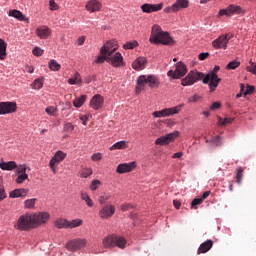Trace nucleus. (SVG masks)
<instances>
[{"instance_id": "32", "label": "nucleus", "mask_w": 256, "mask_h": 256, "mask_svg": "<svg viewBox=\"0 0 256 256\" xmlns=\"http://www.w3.org/2000/svg\"><path fill=\"white\" fill-rule=\"evenodd\" d=\"M116 173H119L120 175H123V173H129V164H119L117 166Z\"/></svg>"}, {"instance_id": "20", "label": "nucleus", "mask_w": 256, "mask_h": 256, "mask_svg": "<svg viewBox=\"0 0 256 256\" xmlns=\"http://www.w3.org/2000/svg\"><path fill=\"white\" fill-rule=\"evenodd\" d=\"M143 13H155L163 9V3L160 4H143L141 6Z\"/></svg>"}, {"instance_id": "15", "label": "nucleus", "mask_w": 256, "mask_h": 256, "mask_svg": "<svg viewBox=\"0 0 256 256\" xmlns=\"http://www.w3.org/2000/svg\"><path fill=\"white\" fill-rule=\"evenodd\" d=\"M229 44V36L227 34L219 36L212 42V47L214 49H227V45Z\"/></svg>"}, {"instance_id": "59", "label": "nucleus", "mask_w": 256, "mask_h": 256, "mask_svg": "<svg viewBox=\"0 0 256 256\" xmlns=\"http://www.w3.org/2000/svg\"><path fill=\"white\" fill-rule=\"evenodd\" d=\"M135 47H139V42L133 41L129 43V49H135Z\"/></svg>"}, {"instance_id": "43", "label": "nucleus", "mask_w": 256, "mask_h": 256, "mask_svg": "<svg viewBox=\"0 0 256 256\" xmlns=\"http://www.w3.org/2000/svg\"><path fill=\"white\" fill-rule=\"evenodd\" d=\"M201 99H203V96H202V95L194 94L193 96H191V97L188 99V102H189V103H197V102L201 101Z\"/></svg>"}, {"instance_id": "51", "label": "nucleus", "mask_w": 256, "mask_h": 256, "mask_svg": "<svg viewBox=\"0 0 256 256\" xmlns=\"http://www.w3.org/2000/svg\"><path fill=\"white\" fill-rule=\"evenodd\" d=\"M253 91H255V86L247 85L246 86V91H244V95H251L253 94Z\"/></svg>"}, {"instance_id": "45", "label": "nucleus", "mask_w": 256, "mask_h": 256, "mask_svg": "<svg viewBox=\"0 0 256 256\" xmlns=\"http://www.w3.org/2000/svg\"><path fill=\"white\" fill-rule=\"evenodd\" d=\"M201 203H203V199H201V198H195V199L192 200V202H191V209H197V205H201Z\"/></svg>"}, {"instance_id": "46", "label": "nucleus", "mask_w": 256, "mask_h": 256, "mask_svg": "<svg viewBox=\"0 0 256 256\" xmlns=\"http://www.w3.org/2000/svg\"><path fill=\"white\" fill-rule=\"evenodd\" d=\"M74 129L75 126L69 122L64 125V131H66V133H73Z\"/></svg>"}, {"instance_id": "30", "label": "nucleus", "mask_w": 256, "mask_h": 256, "mask_svg": "<svg viewBox=\"0 0 256 256\" xmlns=\"http://www.w3.org/2000/svg\"><path fill=\"white\" fill-rule=\"evenodd\" d=\"M86 101H87V95H82L73 101V105L74 107L79 109V107H83Z\"/></svg>"}, {"instance_id": "49", "label": "nucleus", "mask_w": 256, "mask_h": 256, "mask_svg": "<svg viewBox=\"0 0 256 256\" xmlns=\"http://www.w3.org/2000/svg\"><path fill=\"white\" fill-rule=\"evenodd\" d=\"M107 61V54H101L95 60V63H105Z\"/></svg>"}, {"instance_id": "1", "label": "nucleus", "mask_w": 256, "mask_h": 256, "mask_svg": "<svg viewBox=\"0 0 256 256\" xmlns=\"http://www.w3.org/2000/svg\"><path fill=\"white\" fill-rule=\"evenodd\" d=\"M219 69H221V67L215 66L213 71H210L206 76L203 72H198L197 70L190 71L188 75L182 79L181 85L187 87L189 85H195L197 81H202L204 85L209 84V89L211 93H213L216 87H219V83L221 82V78L217 76Z\"/></svg>"}, {"instance_id": "36", "label": "nucleus", "mask_w": 256, "mask_h": 256, "mask_svg": "<svg viewBox=\"0 0 256 256\" xmlns=\"http://www.w3.org/2000/svg\"><path fill=\"white\" fill-rule=\"evenodd\" d=\"M233 118H221L218 116V125H220L221 127L225 126V125H230V123H233Z\"/></svg>"}, {"instance_id": "11", "label": "nucleus", "mask_w": 256, "mask_h": 256, "mask_svg": "<svg viewBox=\"0 0 256 256\" xmlns=\"http://www.w3.org/2000/svg\"><path fill=\"white\" fill-rule=\"evenodd\" d=\"M17 112L16 102H0V115H9Z\"/></svg>"}, {"instance_id": "47", "label": "nucleus", "mask_w": 256, "mask_h": 256, "mask_svg": "<svg viewBox=\"0 0 256 256\" xmlns=\"http://www.w3.org/2000/svg\"><path fill=\"white\" fill-rule=\"evenodd\" d=\"M45 111H46L47 115L53 116V115H55L57 108H55V106H48V107H46Z\"/></svg>"}, {"instance_id": "12", "label": "nucleus", "mask_w": 256, "mask_h": 256, "mask_svg": "<svg viewBox=\"0 0 256 256\" xmlns=\"http://www.w3.org/2000/svg\"><path fill=\"white\" fill-rule=\"evenodd\" d=\"M177 137H179V131H174L172 133L166 134L165 136L158 138L155 141V144L156 145H169V143H173V141H175V139H177Z\"/></svg>"}, {"instance_id": "16", "label": "nucleus", "mask_w": 256, "mask_h": 256, "mask_svg": "<svg viewBox=\"0 0 256 256\" xmlns=\"http://www.w3.org/2000/svg\"><path fill=\"white\" fill-rule=\"evenodd\" d=\"M115 215V206L108 204L103 206L99 211V217L101 219H109Z\"/></svg>"}, {"instance_id": "40", "label": "nucleus", "mask_w": 256, "mask_h": 256, "mask_svg": "<svg viewBox=\"0 0 256 256\" xmlns=\"http://www.w3.org/2000/svg\"><path fill=\"white\" fill-rule=\"evenodd\" d=\"M239 65H241V62L233 60L227 64L226 69L235 70L237 67H239Z\"/></svg>"}, {"instance_id": "48", "label": "nucleus", "mask_w": 256, "mask_h": 256, "mask_svg": "<svg viewBox=\"0 0 256 256\" xmlns=\"http://www.w3.org/2000/svg\"><path fill=\"white\" fill-rule=\"evenodd\" d=\"M33 55H35V57H41V55H43L44 51L43 49L39 48V47H35L32 51Z\"/></svg>"}, {"instance_id": "55", "label": "nucleus", "mask_w": 256, "mask_h": 256, "mask_svg": "<svg viewBox=\"0 0 256 256\" xmlns=\"http://www.w3.org/2000/svg\"><path fill=\"white\" fill-rule=\"evenodd\" d=\"M79 119H80V121H82L83 125H87V121H89V116H87V115H80Z\"/></svg>"}, {"instance_id": "42", "label": "nucleus", "mask_w": 256, "mask_h": 256, "mask_svg": "<svg viewBox=\"0 0 256 256\" xmlns=\"http://www.w3.org/2000/svg\"><path fill=\"white\" fill-rule=\"evenodd\" d=\"M81 177L87 179V177L93 175V170L91 168H84L81 170Z\"/></svg>"}, {"instance_id": "10", "label": "nucleus", "mask_w": 256, "mask_h": 256, "mask_svg": "<svg viewBox=\"0 0 256 256\" xmlns=\"http://www.w3.org/2000/svg\"><path fill=\"white\" fill-rule=\"evenodd\" d=\"M117 49H119L117 40H110L103 45V47L100 49V53L101 55H112Z\"/></svg>"}, {"instance_id": "31", "label": "nucleus", "mask_w": 256, "mask_h": 256, "mask_svg": "<svg viewBox=\"0 0 256 256\" xmlns=\"http://www.w3.org/2000/svg\"><path fill=\"white\" fill-rule=\"evenodd\" d=\"M81 225H83V220L81 219L68 220V229H76V227H81Z\"/></svg>"}, {"instance_id": "41", "label": "nucleus", "mask_w": 256, "mask_h": 256, "mask_svg": "<svg viewBox=\"0 0 256 256\" xmlns=\"http://www.w3.org/2000/svg\"><path fill=\"white\" fill-rule=\"evenodd\" d=\"M27 179H29L28 174H18L15 181H16V183H18V185H21V183L27 181Z\"/></svg>"}, {"instance_id": "25", "label": "nucleus", "mask_w": 256, "mask_h": 256, "mask_svg": "<svg viewBox=\"0 0 256 256\" xmlns=\"http://www.w3.org/2000/svg\"><path fill=\"white\" fill-rule=\"evenodd\" d=\"M0 169L2 171H13V169H17V163L15 161L1 162Z\"/></svg>"}, {"instance_id": "13", "label": "nucleus", "mask_w": 256, "mask_h": 256, "mask_svg": "<svg viewBox=\"0 0 256 256\" xmlns=\"http://www.w3.org/2000/svg\"><path fill=\"white\" fill-rule=\"evenodd\" d=\"M107 63H110L113 67H121L123 65V56L119 52L108 54Z\"/></svg>"}, {"instance_id": "14", "label": "nucleus", "mask_w": 256, "mask_h": 256, "mask_svg": "<svg viewBox=\"0 0 256 256\" xmlns=\"http://www.w3.org/2000/svg\"><path fill=\"white\" fill-rule=\"evenodd\" d=\"M65 157H67V154L61 150L57 151L55 155L52 157V159L49 162V166L54 173H55V167H57V165H59L61 161H64Z\"/></svg>"}, {"instance_id": "60", "label": "nucleus", "mask_w": 256, "mask_h": 256, "mask_svg": "<svg viewBox=\"0 0 256 256\" xmlns=\"http://www.w3.org/2000/svg\"><path fill=\"white\" fill-rule=\"evenodd\" d=\"M183 157V152H177L172 156V159H181Z\"/></svg>"}, {"instance_id": "17", "label": "nucleus", "mask_w": 256, "mask_h": 256, "mask_svg": "<svg viewBox=\"0 0 256 256\" xmlns=\"http://www.w3.org/2000/svg\"><path fill=\"white\" fill-rule=\"evenodd\" d=\"M104 103L105 99L103 98V96H101V94H96L90 100V107L95 111H99V109L103 108Z\"/></svg>"}, {"instance_id": "22", "label": "nucleus", "mask_w": 256, "mask_h": 256, "mask_svg": "<svg viewBox=\"0 0 256 256\" xmlns=\"http://www.w3.org/2000/svg\"><path fill=\"white\" fill-rule=\"evenodd\" d=\"M86 10L89 11V13H95L97 11H101V2L98 0H90L86 3Z\"/></svg>"}, {"instance_id": "26", "label": "nucleus", "mask_w": 256, "mask_h": 256, "mask_svg": "<svg viewBox=\"0 0 256 256\" xmlns=\"http://www.w3.org/2000/svg\"><path fill=\"white\" fill-rule=\"evenodd\" d=\"M7 59V42L0 38V61Z\"/></svg>"}, {"instance_id": "7", "label": "nucleus", "mask_w": 256, "mask_h": 256, "mask_svg": "<svg viewBox=\"0 0 256 256\" xmlns=\"http://www.w3.org/2000/svg\"><path fill=\"white\" fill-rule=\"evenodd\" d=\"M87 245V239L77 238L70 240L66 243V249L68 251H81V249H85Z\"/></svg>"}, {"instance_id": "23", "label": "nucleus", "mask_w": 256, "mask_h": 256, "mask_svg": "<svg viewBox=\"0 0 256 256\" xmlns=\"http://www.w3.org/2000/svg\"><path fill=\"white\" fill-rule=\"evenodd\" d=\"M212 248H213V241L206 240L199 246L197 250V255H201V253H207L208 251H211Z\"/></svg>"}, {"instance_id": "18", "label": "nucleus", "mask_w": 256, "mask_h": 256, "mask_svg": "<svg viewBox=\"0 0 256 256\" xmlns=\"http://www.w3.org/2000/svg\"><path fill=\"white\" fill-rule=\"evenodd\" d=\"M174 79H181L187 75V66L183 62L176 63V69L174 70Z\"/></svg>"}, {"instance_id": "58", "label": "nucleus", "mask_w": 256, "mask_h": 256, "mask_svg": "<svg viewBox=\"0 0 256 256\" xmlns=\"http://www.w3.org/2000/svg\"><path fill=\"white\" fill-rule=\"evenodd\" d=\"M213 142L215 143L216 147H219V145H221V137L220 136H216L213 139Z\"/></svg>"}, {"instance_id": "54", "label": "nucleus", "mask_w": 256, "mask_h": 256, "mask_svg": "<svg viewBox=\"0 0 256 256\" xmlns=\"http://www.w3.org/2000/svg\"><path fill=\"white\" fill-rule=\"evenodd\" d=\"M216 109H221V102H214V103L210 106V110H211V111H216Z\"/></svg>"}, {"instance_id": "35", "label": "nucleus", "mask_w": 256, "mask_h": 256, "mask_svg": "<svg viewBox=\"0 0 256 256\" xmlns=\"http://www.w3.org/2000/svg\"><path fill=\"white\" fill-rule=\"evenodd\" d=\"M35 203H37V198L27 199L24 201L25 209H35Z\"/></svg>"}, {"instance_id": "56", "label": "nucleus", "mask_w": 256, "mask_h": 256, "mask_svg": "<svg viewBox=\"0 0 256 256\" xmlns=\"http://www.w3.org/2000/svg\"><path fill=\"white\" fill-rule=\"evenodd\" d=\"M207 57H209V52L199 54V60L200 61H205V59H207Z\"/></svg>"}, {"instance_id": "29", "label": "nucleus", "mask_w": 256, "mask_h": 256, "mask_svg": "<svg viewBox=\"0 0 256 256\" xmlns=\"http://www.w3.org/2000/svg\"><path fill=\"white\" fill-rule=\"evenodd\" d=\"M68 83L69 85H81V83H83V80L81 79V74L76 72L73 78L68 79Z\"/></svg>"}, {"instance_id": "19", "label": "nucleus", "mask_w": 256, "mask_h": 256, "mask_svg": "<svg viewBox=\"0 0 256 256\" xmlns=\"http://www.w3.org/2000/svg\"><path fill=\"white\" fill-rule=\"evenodd\" d=\"M27 195H29V189L27 188L15 189L9 193L10 199H19V197L25 199Z\"/></svg>"}, {"instance_id": "38", "label": "nucleus", "mask_w": 256, "mask_h": 256, "mask_svg": "<svg viewBox=\"0 0 256 256\" xmlns=\"http://www.w3.org/2000/svg\"><path fill=\"white\" fill-rule=\"evenodd\" d=\"M243 179V168L239 167L236 169V183L241 185V181Z\"/></svg>"}, {"instance_id": "62", "label": "nucleus", "mask_w": 256, "mask_h": 256, "mask_svg": "<svg viewBox=\"0 0 256 256\" xmlns=\"http://www.w3.org/2000/svg\"><path fill=\"white\" fill-rule=\"evenodd\" d=\"M136 167H137V162H131V163L129 164V171L131 172L132 169H135Z\"/></svg>"}, {"instance_id": "6", "label": "nucleus", "mask_w": 256, "mask_h": 256, "mask_svg": "<svg viewBox=\"0 0 256 256\" xmlns=\"http://www.w3.org/2000/svg\"><path fill=\"white\" fill-rule=\"evenodd\" d=\"M181 109H183V105H178L171 108H165L160 111L153 112V117L161 118V117H171L173 115H177L181 112Z\"/></svg>"}, {"instance_id": "2", "label": "nucleus", "mask_w": 256, "mask_h": 256, "mask_svg": "<svg viewBox=\"0 0 256 256\" xmlns=\"http://www.w3.org/2000/svg\"><path fill=\"white\" fill-rule=\"evenodd\" d=\"M47 221H49V213L47 212L32 215L24 214L18 218L14 227L18 231H30V229H35V227H39V225H43Z\"/></svg>"}, {"instance_id": "37", "label": "nucleus", "mask_w": 256, "mask_h": 256, "mask_svg": "<svg viewBox=\"0 0 256 256\" xmlns=\"http://www.w3.org/2000/svg\"><path fill=\"white\" fill-rule=\"evenodd\" d=\"M81 199H82L83 201H85V203H86V205H87L88 207H93V200H91V197H89V194H87V193H82V194H81Z\"/></svg>"}, {"instance_id": "34", "label": "nucleus", "mask_w": 256, "mask_h": 256, "mask_svg": "<svg viewBox=\"0 0 256 256\" xmlns=\"http://www.w3.org/2000/svg\"><path fill=\"white\" fill-rule=\"evenodd\" d=\"M116 149H127V142L119 141L109 148L110 151H115Z\"/></svg>"}, {"instance_id": "33", "label": "nucleus", "mask_w": 256, "mask_h": 256, "mask_svg": "<svg viewBox=\"0 0 256 256\" xmlns=\"http://www.w3.org/2000/svg\"><path fill=\"white\" fill-rule=\"evenodd\" d=\"M48 67L50 71H60L61 70V64L57 63V60L52 59L48 63Z\"/></svg>"}, {"instance_id": "57", "label": "nucleus", "mask_w": 256, "mask_h": 256, "mask_svg": "<svg viewBox=\"0 0 256 256\" xmlns=\"http://www.w3.org/2000/svg\"><path fill=\"white\" fill-rule=\"evenodd\" d=\"M91 159L92 161H101V153L93 154Z\"/></svg>"}, {"instance_id": "63", "label": "nucleus", "mask_w": 256, "mask_h": 256, "mask_svg": "<svg viewBox=\"0 0 256 256\" xmlns=\"http://www.w3.org/2000/svg\"><path fill=\"white\" fill-rule=\"evenodd\" d=\"M173 205L176 209H179L181 207V202H179V200H174Z\"/></svg>"}, {"instance_id": "61", "label": "nucleus", "mask_w": 256, "mask_h": 256, "mask_svg": "<svg viewBox=\"0 0 256 256\" xmlns=\"http://www.w3.org/2000/svg\"><path fill=\"white\" fill-rule=\"evenodd\" d=\"M209 195H211V192L206 191V192L203 193V195L200 199H202V201H205V199H207V197H209Z\"/></svg>"}, {"instance_id": "27", "label": "nucleus", "mask_w": 256, "mask_h": 256, "mask_svg": "<svg viewBox=\"0 0 256 256\" xmlns=\"http://www.w3.org/2000/svg\"><path fill=\"white\" fill-rule=\"evenodd\" d=\"M9 16L18 19V21H28L25 15L19 10H10Z\"/></svg>"}, {"instance_id": "5", "label": "nucleus", "mask_w": 256, "mask_h": 256, "mask_svg": "<svg viewBox=\"0 0 256 256\" xmlns=\"http://www.w3.org/2000/svg\"><path fill=\"white\" fill-rule=\"evenodd\" d=\"M102 245L105 249H113V247H119V249H125L127 245V240L121 236L117 235H108L104 237Z\"/></svg>"}, {"instance_id": "64", "label": "nucleus", "mask_w": 256, "mask_h": 256, "mask_svg": "<svg viewBox=\"0 0 256 256\" xmlns=\"http://www.w3.org/2000/svg\"><path fill=\"white\" fill-rule=\"evenodd\" d=\"M77 43L78 45H83V43H85V37H80L78 40H77Z\"/></svg>"}, {"instance_id": "28", "label": "nucleus", "mask_w": 256, "mask_h": 256, "mask_svg": "<svg viewBox=\"0 0 256 256\" xmlns=\"http://www.w3.org/2000/svg\"><path fill=\"white\" fill-rule=\"evenodd\" d=\"M55 227H57V229H69V220L58 219L55 221Z\"/></svg>"}, {"instance_id": "39", "label": "nucleus", "mask_w": 256, "mask_h": 256, "mask_svg": "<svg viewBox=\"0 0 256 256\" xmlns=\"http://www.w3.org/2000/svg\"><path fill=\"white\" fill-rule=\"evenodd\" d=\"M32 88L33 89H43V79L38 78L36 80H34L33 84H32Z\"/></svg>"}, {"instance_id": "9", "label": "nucleus", "mask_w": 256, "mask_h": 256, "mask_svg": "<svg viewBox=\"0 0 256 256\" xmlns=\"http://www.w3.org/2000/svg\"><path fill=\"white\" fill-rule=\"evenodd\" d=\"M189 7V0H176L170 7L164 8V13H177L180 9H187Z\"/></svg>"}, {"instance_id": "50", "label": "nucleus", "mask_w": 256, "mask_h": 256, "mask_svg": "<svg viewBox=\"0 0 256 256\" xmlns=\"http://www.w3.org/2000/svg\"><path fill=\"white\" fill-rule=\"evenodd\" d=\"M18 174H27V166L20 165L16 167Z\"/></svg>"}, {"instance_id": "21", "label": "nucleus", "mask_w": 256, "mask_h": 256, "mask_svg": "<svg viewBox=\"0 0 256 256\" xmlns=\"http://www.w3.org/2000/svg\"><path fill=\"white\" fill-rule=\"evenodd\" d=\"M147 67V58L145 57H138L136 60L132 63V68L135 69V71H143Z\"/></svg>"}, {"instance_id": "8", "label": "nucleus", "mask_w": 256, "mask_h": 256, "mask_svg": "<svg viewBox=\"0 0 256 256\" xmlns=\"http://www.w3.org/2000/svg\"><path fill=\"white\" fill-rule=\"evenodd\" d=\"M243 12V9L240 6L230 4L226 9H221L218 12V17H231L232 15H239Z\"/></svg>"}, {"instance_id": "53", "label": "nucleus", "mask_w": 256, "mask_h": 256, "mask_svg": "<svg viewBox=\"0 0 256 256\" xmlns=\"http://www.w3.org/2000/svg\"><path fill=\"white\" fill-rule=\"evenodd\" d=\"M7 199V193H5V188L0 185V201Z\"/></svg>"}, {"instance_id": "52", "label": "nucleus", "mask_w": 256, "mask_h": 256, "mask_svg": "<svg viewBox=\"0 0 256 256\" xmlns=\"http://www.w3.org/2000/svg\"><path fill=\"white\" fill-rule=\"evenodd\" d=\"M49 5H50L51 11H57L59 9V6H57V3L55 2V0H50Z\"/></svg>"}, {"instance_id": "4", "label": "nucleus", "mask_w": 256, "mask_h": 256, "mask_svg": "<svg viewBox=\"0 0 256 256\" xmlns=\"http://www.w3.org/2000/svg\"><path fill=\"white\" fill-rule=\"evenodd\" d=\"M148 85L150 89H159L161 80L157 75H141L137 78L136 93L139 94L145 91V86Z\"/></svg>"}, {"instance_id": "44", "label": "nucleus", "mask_w": 256, "mask_h": 256, "mask_svg": "<svg viewBox=\"0 0 256 256\" xmlns=\"http://www.w3.org/2000/svg\"><path fill=\"white\" fill-rule=\"evenodd\" d=\"M99 185H101V181H99V180H93V181L90 183V189H91V191H97V189L99 188Z\"/></svg>"}, {"instance_id": "24", "label": "nucleus", "mask_w": 256, "mask_h": 256, "mask_svg": "<svg viewBox=\"0 0 256 256\" xmlns=\"http://www.w3.org/2000/svg\"><path fill=\"white\" fill-rule=\"evenodd\" d=\"M36 34L41 39H47L51 35V29L47 26H42L36 29Z\"/></svg>"}, {"instance_id": "3", "label": "nucleus", "mask_w": 256, "mask_h": 256, "mask_svg": "<svg viewBox=\"0 0 256 256\" xmlns=\"http://www.w3.org/2000/svg\"><path fill=\"white\" fill-rule=\"evenodd\" d=\"M150 43H153V45H174L175 40L169 36L168 32H164L161 29V26L154 25L152 27V33L149 39Z\"/></svg>"}]
</instances>
